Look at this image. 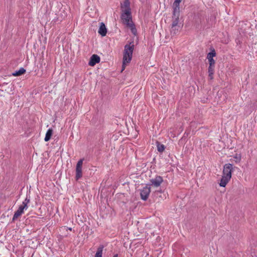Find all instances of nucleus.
<instances>
[{
	"label": "nucleus",
	"instance_id": "obj_1",
	"mask_svg": "<svg viewBox=\"0 0 257 257\" xmlns=\"http://www.w3.org/2000/svg\"><path fill=\"white\" fill-rule=\"evenodd\" d=\"M134 48L135 45L134 40L128 41V44L124 46L122 59L123 64L122 71L124 69L125 64L131 62L132 59Z\"/></svg>",
	"mask_w": 257,
	"mask_h": 257
},
{
	"label": "nucleus",
	"instance_id": "obj_2",
	"mask_svg": "<svg viewBox=\"0 0 257 257\" xmlns=\"http://www.w3.org/2000/svg\"><path fill=\"white\" fill-rule=\"evenodd\" d=\"M120 18L123 23L126 26L128 25L131 23H133L132 21V12L129 10H122L120 16Z\"/></svg>",
	"mask_w": 257,
	"mask_h": 257
},
{
	"label": "nucleus",
	"instance_id": "obj_3",
	"mask_svg": "<svg viewBox=\"0 0 257 257\" xmlns=\"http://www.w3.org/2000/svg\"><path fill=\"white\" fill-rule=\"evenodd\" d=\"M233 171V165L232 164H225L223 166V176L231 178L232 172Z\"/></svg>",
	"mask_w": 257,
	"mask_h": 257
},
{
	"label": "nucleus",
	"instance_id": "obj_4",
	"mask_svg": "<svg viewBox=\"0 0 257 257\" xmlns=\"http://www.w3.org/2000/svg\"><path fill=\"white\" fill-rule=\"evenodd\" d=\"M84 160V159H81L79 160L76 165V176H75V179L76 180H79L80 179L82 176V164H83V161Z\"/></svg>",
	"mask_w": 257,
	"mask_h": 257
},
{
	"label": "nucleus",
	"instance_id": "obj_5",
	"mask_svg": "<svg viewBox=\"0 0 257 257\" xmlns=\"http://www.w3.org/2000/svg\"><path fill=\"white\" fill-rule=\"evenodd\" d=\"M150 192V187L146 186V187H144L143 189L141 190L140 195L141 199L144 201L147 200L148 198Z\"/></svg>",
	"mask_w": 257,
	"mask_h": 257
},
{
	"label": "nucleus",
	"instance_id": "obj_6",
	"mask_svg": "<svg viewBox=\"0 0 257 257\" xmlns=\"http://www.w3.org/2000/svg\"><path fill=\"white\" fill-rule=\"evenodd\" d=\"M163 179L160 176H157L155 178L150 180V182L152 185H154L155 187H159L161 184L163 182Z\"/></svg>",
	"mask_w": 257,
	"mask_h": 257
},
{
	"label": "nucleus",
	"instance_id": "obj_7",
	"mask_svg": "<svg viewBox=\"0 0 257 257\" xmlns=\"http://www.w3.org/2000/svg\"><path fill=\"white\" fill-rule=\"evenodd\" d=\"M100 58L97 55L93 54L90 57L89 61L88 62V64L91 66H93L96 64L99 63L100 62Z\"/></svg>",
	"mask_w": 257,
	"mask_h": 257
},
{
	"label": "nucleus",
	"instance_id": "obj_8",
	"mask_svg": "<svg viewBox=\"0 0 257 257\" xmlns=\"http://www.w3.org/2000/svg\"><path fill=\"white\" fill-rule=\"evenodd\" d=\"M24 209L25 208L21 206V205L19 206L18 209L15 212V214L12 219L13 221L16 220L19 216H20L24 213Z\"/></svg>",
	"mask_w": 257,
	"mask_h": 257
},
{
	"label": "nucleus",
	"instance_id": "obj_9",
	"mask_svg": "<svg viewBox=\"0 0 257 257\" xmlns=\"http://www.w3.org/2000/svg\"><path fill=\"white\" fill-rule=\"evenodd\" d=\"M182 28V25H177L176 26H171L170 33L172 35H176L178 34Z\"/></svg>",
	"mask_w": 257,
	"mask_h": 257
},
{
	"label": "nucleus",
	"instance_id": "obj_10",
	"mask_svg": "<svg viewBox=\"0 0 257 257\" xmlns=\"http://www.w3.org/2000/svg\"><path fill=\"white\" fill-rule=\"evenodd\" d=\"M99 35L102 37L105 36L107 33V29L103 23H101L98 31Z\"/></svg>",
	"mask_w": 257,
	"mask_h": 257
},
{
	"label": "nucleus",
	"instance_id": "obj_11",
	"mask_svg": "<svg viewBox=\"0 0 257 257\" xmlns=\"http://www.w3.org/2000/svg\"><path fill=\"white\" fill-rule=\"evenodd\" d=\"M120 8L121 10V12H122V10H129L130 11H131V9L130 8V2L129 1V0H124L122 4L121 3Z\"/></svg>",
	"mask_w": 257,
	"mask_h": 257
},
{
	"label": "nucleus",
	"instance_id": "obj_12",
	"mask_svg": "<svg viewBox=\"0 0 257 257\" xmlns=\"http://www.w3.org/2000/svg\"><path fill=\"white\" fill-rule=\"evenodd\" d=\"M231 178H229V177L223 176H222V178L220 180V183H219V185L221 187H224L226 185V184L228 183L229 180Z\"/></svg>",
	"mask_w": 257,
	"mask_h": 257
},
{
	"label": "nucleus",
	"instance_id": "obj_13",
	"mask_svg": "<svg viewBox=\"0 0 257 257\" xmlns=\"http://www.w3.org/2000/svg\"><path fill=\"white\" fill-rule=\"evenodd\" d=\"M180 14L172 16V23L171 26L182 25L181 23H179Z\"/></svg>",
	"mask_w": 257,
	"mask_h": 257
},
{
	"label": "nucleus",
	"instance_id": "obj_14",
	"mask_svg": "<svg viewBox=\"0 0 257 257\" xmlns=\"http://www.w3.org/2000/svg\"><path fill=\"white\" fill-rule=\"evenodd\" d=\"M173 15L180 14V4L174 2L173 4Z\"/></svg>",
	"mask_w": 257,
	"mask_h": 257
},
{
	"label": "nucleus",
	"instance_id": "obj_15",
	"mask_svg": "<svg viewBox=\"0 0 257 257\" xmlns=\"http://www.w3.org/2000/svg\"><path fill=\"white\" fill-rule=\"evenodd\" d=\"M214 68L215 66H211L209 65L208 68V77L210 79H213V74L214 73Z\"/></svg>",
	"mask_w": 257,
	"mask_h": 257
},
{
	"label": "nucleus",
	"instance_id": "obj_16",
	"mask_svg": "<svg viewBox=\"0 0 257 257\" xmlns=\"http://www.w3.org/2000/svg\"><path fill=\"white\" fill-rule=\"evenodd\" d=\"M53 130L52 128H49L46 132L44 140L45 142L49 141L52 136Z\"/></svg>",
	"mask_w": 257,
	"mask_h": 257
},
{
	"label": "nucleus",
	"instance_id": "obj_17",
	"mask_svg": "<svg viewBox=\"0 0 257 257\" xmlns=\"http://www.w3.org/2000/svg\"><path fill=\"white\" fill-rule=\"evenodd\" d=\"M26 70L24 68L21 67L19 70L16 71L14 73H13V75L15 76H19L24 74Z\"/></svg>",
	"mask_w": 257,
	"mask_h": 257
},
{
	"label": "nucleus",
	"instance_id": "obj_18",
	"mask_svg": "<svg viewBox=\"0 0 257 257\" xmlns=\"http://www.w3.org/2000/svg\"><path fill=\"white\" fill-rule=\"evenodd\" d=\"M127 27L130 28L132 33L134 35H136L137 34V30L136 28L135 25L133 23H130Z\"/></svg>",
	"mask_w": 257,
	"mask_h": 257
},
{
	"label": "nucleus",
	"instance_id": "obj_19",
	"mask_svg": "<svg viewBox=\"0 0 257 257\" xmlns=\"http://www.w3.org/2000/svg\"><path fill=\"white\" fill-rule=\"evenodd\" d=\"M104 246L103 245H100L97 248V250L95 254V257H102V250Z\"/></svg>",
	"mask_w": 257,
	"mask_h": 257
},
{
	"label": "nucleus",
	"instance_id": "obj_20",
	"mask_svg": "<svg viewBox=\"0 0 257 257\" xmlns=\"http://www.w3.org/2000/svg\"><path fill=\"white\" fill-rule=\"evenodd\" d=\"M216 56V52L214 49H213L211 52H210L208 54L207 56V58L208 60L212 59H213V57H215Z\"/></svg>",
	"mask_w": 257,
	"mask_h": 257
},
{
	"label": "nucleus",
	"instance_id": "obj_21",
	"mask_svg": "<svg viewBox=\"0 0 257 257\" xmlns=\"http://www.w3.org/2000/svg\"><path fill=\"white\" fill-rule=\"evenodd\" d=\"M30 197L28 198V197L27 196V197L26 198L25 200L23 202L22 205H21V206L26 209L28 208L27 204L30 202Z\"/></svg>",
	"mask_w": 257,
	"mask_h": 257
},
{
	"label": "nucleus",
	"instance_id": "obj_22",
	"mask_svg": "<svg viewBox=\"0 0 257 257\" xmlns=\"http://www.w3.org/2000/svg\"><path fill=\"white\" fill-rule=\"evenodd\" d=\"M157 150L158 151V152H159L160 153L163 152L165 149V146L163 144H160L158 142H157Z\"/></svg>",
	"mask_w": 257,
	"mask_h": 257
},
{
	"label": "nucleus",
	"instance_id": "obj_23",
	"mask_svg": "<svg viewBox=\"0 0 257 257\" xmlns=\"http://www.w3.org/2000/svg\"><path fill=\"white\" fill-rule=\"evenodd\" d=\"M234 159H235V162L237 163L240 162L241 160V156L240 155L238 154H235V155L233 157Z\"/></svg>",
	"mask_w": 257,
	"mask_h": 257
},
{
	"label": "nucleus",
	"instance_id": "obj_24",
	"mask_svg": "<svg viewBox=\"0 0 257 257\" xmlns=\"http://www.w3.org/2000/svg\"><path fill=\"white\" fill-rule=\"evenodd\" d=\"M208 62H209V65L215 66V60L213 59L208 60Z\"/></svg>",
	"mask_w": 257,
	"mask_h": 257
},
{
	"label": "nucleus",
	"instance_id": "obj_25",
	"mask_svg": "<svg viewBox=\"0 0 257 257\" xmlns=\"http://www.w3.org/2000/svg\"><path fill=\"white\" fill-rule=\"evenodd\" d=\"M8 85V83L4 82L0 85V87H4L5 85Z\"/></svg>",
	"mask_w": 257,
	"mask_h": 257
},
{
	"label": "nucleus",
	"instance_id": "obj_26",
	"mask_svg": "<svg viewBox=\"0 0 257 257\" xmlns=\"http://www.w3.org/2000/svg\"><path fill=\"white\" fill-rule=\"evenodd\" d=\"M182 0H175V2H176V3H178V4H180V3L181 2Z\"/></svg>",
	"mask_w": 257,
	"mask_h": 257
},
{
	"label": "nucleus",
	"instance_id": "obj_27",
	"mask_svg": "<svg viewBox=\"0 0 257 257\" xmlns=\"http://www.w3.org/2000/svg\"><path fill=\"white\" fill-rule=\"evenodd\" d=\"M0 91H2V92H3V91H7V90H6V89H0Z\"/></svg>",
	"mask_w": 257,
	"mask_h": 257
},
{
	"label": "nucleus",
	"instance_id": "obj_28",
	"mask_svg": "<svg viewBox=\"0 0 257 257\" xmlns=\"http://www.w3.org/2000/svg\"><path fill=\"white\" fill-rule=\"evenodd\" d=\"M113 257H118V254H114Z\"/></svg>",
	"mask_w": 257,
	"mask_h": 257
},
{
	"label": "nucleus",
	"instance_id": "obj_29",
	"mask_svg": "<svg viewBox=\"0 0 257 257\" xmlns=\"http://www.w3.org/2000/svg\"><path fill=\"white\" fill-rule=\"evenodd\" d=\"M68 229H69V230H72V228H71V227H70V228H68Z\"/></svg>",
	"mask_w": 257,
	"mask_h": 257
}]
</instances>
